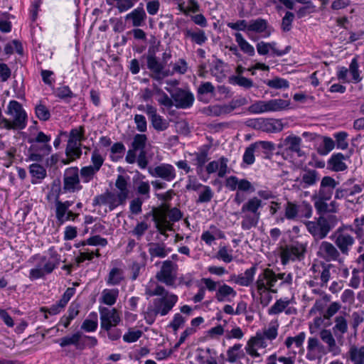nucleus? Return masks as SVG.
Instances as JSON below:
<instances>
[{"label":"nucleus","instance_id":"obj_47","mask_svg":"<svg viewBox=\"0 0 364 364\" xmlns=\"http://www.w3.org/2000/svg\"><path fill=\"white\" fill-rule=\"evenodd\" d=\"M231 84L237 85L245 89H249L253 87V81L251 79L247 78L242 75H233L229 80Z\"/></svg>","mask_w":364,"mask_h":364},{"label":"nucleus","instance_id":"obj_29","mask_svg":"<svg viewBox=\"0 0 364 364\" xmlns=\"http://www.w3.org/2000/svg\"><path fill=\"white\" fill-rule=\"evenodd\" d=\"M115 186L119 190L117 195L119 203H125L129 196V190L127 188V181L123 176L119 175L117 176Z\"/></svg>","mask_w":364,"mask_h":364},{"label":"nucleus","instance_id":"obj_43","mask_svg":"<svg viewBox=\"0 0 364 364\" xmlns=\"http://www.w3.org/2000/svg\"><path fill=\"white\" fill-rule=\"evenodd\" d=\"M267 28V21L265 19L259 18L255 20H251L249 22L247 30L256 33H262Z\"/></svg>","mask_w":364,"mask_h":364},{"label":"nucleus","instance_id":"obj_40","mask_svg":"<svg viewBox=\"0 0 364 364\" xmlns=\"http://www.w3.org/2000/svg\"><path fill=\"white\" fill-rule=\"evenodd\" d=\"M349 358L353 363L364 364V346H352L348 351Z\"/></svg>","mask_w":364,"mask_h":364},{"label":"nucleus","instance_id":"obj_45","mask_svg":"<svg viewBox=\"0 0 364 364\" xmlns=\"http://www.w3.org/2000/svg\"><path fill=\"white\" fill-rule=\"evenodd\" d=\"M305 338L306 333L304 332H301L294 337H287L284 343L288 349H290L293 344H294L296 348H301L303 346Z\"/></svg>","mask_w":364,"mask_h":364},{"label":"nucleus","instance_id":"obj_4","mask_svg":"<svg viewBox=\"0 0 364 364\" xmlns=\"http://www.w3.org/2000/svg\"><path fill=\"white\" fill-rule=\"evenodd\" d=\"M7 114L11 115L13 121L4 119V129H23L27 124V114L22 105L16 100H11L8 105Z\"/></svg>","mask_w":364,"mask_h":364},{"label":"nucleus","instance_id":"obj_51","mask_svg":"<svg viewBox=\"0 0 364 364\" xmlns=\"http://www.w3.org/2000/svg\"><path fill=\"white\" fill-rule=\"evenodd\" d=\"M90 316H93L94 319H85L81 325V329L84 330L86 332L95 331L98 326L97 320V314L95 312L91 313L90 314Z\"/></svg>","mask_w":364,"mask_h":364},{"label":"nucleus","instance_id":"obj_3","mask_svg":"<svg viewBox=\"0 0 364 364\" xmlns=\"http://www.w3.org/2000/svg\"><path fill=\"white\" fill-rule=\"evenodd\" d=\"M262 207V200L257 197H253L244 203L241 208V213H245L241 222L243 230H247L252 227H256L260 218L259 208Z\"/></svg>","mask_w":364,"mask_h":364},{"label":"nucleus","instance_id":"obj_54","mask_svg":"<svg viewBox=\"0 0 364 364\" xmlns=\"http://www.w3.org/2000/svg\"><path fill=\"white\" fill-rule=\"evenodd\" d=\"M80 173L83 182L87 183L94 178L97 171L93 169L91 166H87L82 167Z\"/></svg>","mask_w":364,"mask_h":364},{"label":"nucleus","instance_id":"obj_62","mask_svg":"<svg viewBox=\"0 0 364 364\" xmlns=\"http://www.w3.org/2000/svg\"><path fill=\"white\" fill-rule=\"evenodd\" d=\"M336 146L338 149H346L348 146V143L346 141L348 134L345 132L336 133L335 135Z\"/></svg>","mask_w":364,"mask_h":364},{"label":"nucleus","instance_id":"obj_49","mask_svg":"<svg viewBox=\"0 0 364 364\" xmlns=\"http://www.w3.org/2000/svg\"><path fill=\"white\" fill-rule=\"evenodd\" d=\"M55 217L60 224H63L66 221V214L68 209L63 204L60 200L55 202Z\"/></svg>","mask_w":364,"mask_h":364},{"label":"nucleus","instance_id":"obj_56","mask_svg":"<svg viewBox=\"0 0 364 364\" xmlns=\"http://www.w3.org/2000/svg\"><path fill=\"white\" fill-rule=\"evenodd\" d=\"M358 63L357 58H353L351 60L348 71L352 75V78L354 82L358 83L361 81L362 78L360 76L359 70H358Z\"/></svg>","mask_w":364,"mask_h":364},{"label":"nucleus","instance_id":"obj_7","mask_svg":"<svg viewBox=\"0 0 364 364\" xmlns=\"http://www.w3.org/2000/svg\"><path fill=\"white\" fill-rule=\"evenodd\" d=\"M289 102L282 99H274L268 101H257L249 107V111L254 114L266 112H275L287 107Z\"/></svg>","mask_w":364,"mask_h":364},{"label":"nucleus","instance_id":"obj_60","mask_svg":"<svg viewBox=\"0 0 364 364\" xmlns=\"http://www.w3.org/2000/svg\"><path fill=\"white\" fill-rule=\"evenodd\" d=\"M35 111L36 117L41 121H47L50 117L49 109L42 104L36 105Z\"/></svg>","mask_w":364,"mask_h":364},{"label":"nucleus","instance_id":"obj_13","mask_svg":"<svg viewBox=\"0 0 364 364\" xmlns=\"http://www.w3.org/2000/svg\"><path fill=\"white\" fill-rule=\"evenodd\" d=\"M145 112L149 117L151 126L156 132H163L169 127V122L157 113V109L151 105H146Z\"/></svg>","mask_w":364,"mask_h":364},{"label":"nucleus","instance_id":"obj_53","mask_svg":"<svg viewBox=\"0 0 364 364\" xmlns=\"http://www.w3.org/2000/svg\"><path fill=\"white\" fill-rule=\"evenodd\" d=\"M335 146V141L328 136H324L323 139V146L318 149V152L321 155H326Z\"/></svg>","mask_w":364,"mask_h":364},{"label":"nucleus","instance_id":"obj_27","mask_svg":"<svg viewBox=\"0 0 364 364\" xmlns=\"http://www.w3.org/2000/svg\"><path fill=\"white\" fill-rule=\"evenodd\" d=\"M148 246L151 260L154 257L164 258L171 251L169 248H166L164 242H150L148 244Z\"/></svg>","mask_w":364,"mask_h":364},{"label":"nucleus","instance_id":"obj_38","mask_svg":"<svg viewBox=\"0 0 364 364\" xmlns=\"http://www.w3.org/2000/svg\"><path fill=\"white\" fill-rule=\"evenodd\" d=\"M124 279L123 269L117 267L112 268L107 277V284L108 285H118Z\"/></svg>","mask_w":364,"mask_h":364},{"label":"nucleus","instance_id":"obj_35","mask_svg":"<svg viewBox=\"0 0 364 364\" xmlns=\"http://www.w3.org/2000/svg\"><path fill=\"white\" fill-rule=\"evenodd\" d=\"M242 345L236 343L230 347L227 350V361L230 363H235L237 360L245 357V353L242 350Z\"/></svg>","mask_w":364,"mask_h":364},{"label":"nucleus","instance_id":"obj_59","mask_svg":"<svg viewBox=\"0 0 364 364\" xmlns=\"http://www.w3.org/2000/svg\"><path fill=\"white\" fill-rule=\"evenodd\" d=\"M328 200L329 199H321L317 197V200L314 203V206L319 214L322 215L334 211L333 209H329V205L326 203V201Z\"/></svg>","mask_w":364,"mask_h":364},{"label":"nucleus","instance_id":"obj_36","mask_svg":"<svg viewBox=\"0 0 364 364\" xmlns=\"http://www.w3.org/2000/svg\"><path fill=\"white\" fill-rule=\"evenodd\" d=\"M235 37L238 46L245 54L249 56L255 55V51L254 47L244 38L240 33H236Z\"/></svg>","mask_w":364,"mask_h":364},{"label":"nucleus","instance_id":"obj_5","mask_svg":"<svg viewBox=\"0 0 364 364\" xmlns=\"http://www.w3.org/2000/svg\"><path fill=\"white\" fill-rule=\"evenodd\" d=\"M141 58H146L147 69L151 72V77L157 81H161L169 75V70L165 69V65L156 56V48L149 47L147 54Z\"/></svg>","mask_w":364,"mask_h":364},{"label":"nucleus","instance_id":"obj_48","mask_svg":"<svg viewBox=\"0 0 364 364\" xmlns=\"http://www.w3.org/2000/svg\"><path fill=\"white\" fill-rule=\"evenodd\" d=\"M290 304L289 299L286 298L285 299H278L273 306L268 310V314L270 315L278 314L282 313Z\"/></svg>","mask_w":364,"mask_h":364},{"label":"nucleus","instance_id":"obj_37","mask_svg":"<svg viewBox=\"0 0 364 364\" xmlns=\"http://www.w3.org/2000/svg\"><path fill=\"white\" fill-rule=\"evenodd\" d=\"M65 154L68 158H71V160L79 159L82 155V151L77 142L75 141V140L73 141V139H68Z\"/></svg>","mask_w":364,"mask_h":364},{"label":"nucleus","instance_id":"obj_63","mask_svg":"<svg viewBox=\"0 0 364 364\" xmlns=\"http://www.w3.org/2000/svg\"><path fill=\"white\" fill-rule=\"evenodd\" d=\"M298 214V207L296 204L288 201L285 207V217L288 220H294Z\"/></svg>","mask_w":364,"mask_h":364},{"label":"nucleus","instance_id":"obj_33","mask_svg":"<svg viewBox=\"0 0 364 364\" xmlns=\"http://www.w3.org/2000/svg\"><path fill=\"white\" fill-rule=\"evenodd\" d=\"M184 35L186 38H190L193 43L200 46L205 43L208 39L205 31L199 28H196V31L187 28L184 30Z\"/></svg>","mask_w":364,"mask_h":364},{"label":"nucleus","instance_id":"obj_32","mask_svg":"<svg viewBox=\"0 0 364 364\" xmlns=\"http://www.w3.org/2000/svg\"><path fill=\"white\" fill-rule=\"evenodd\" d=\"M153 221L155 223V228L163 235L167 236L166 231L173 230V224L171 223L170 220H168L164 215L156 216L154 215Z\"/></svg>","mask_w":364,"mask_h":364},{"label":"nucleus","instance_id":"obj_24","mask_svg":"<svg viewBox=\"0 0 364 364\" xmlns=\"http://www.w3.org/2000/svg\"><path fill=\"white\" fill-rule=\"evenodd\" d=\"M319 336L321 339L327 344L328 350L332 353L333 355L340 354L341 350L337 346L336 340L330 330L323 329L320 331Z\"/></svg>","mask_w":364,"mask_h":364},{"label":"nucleus","instance_id":"obj_42","mask_svg":"<svg viewBox=\"0 0 364 364\" xmlns=\"http://www.w3.org/2000/svg\"><path fill=\"white\" fill-rule=\"evenodd\" d=\"M318 180V171L314 169H309L305 171L301 177V183H304L303 188L312 186Z\"/></svg>","mask_w":364,"mask_h":364},{"label":"nucleus","instance_id":"obj_57","mask_svg":"<svg viewBox=\"0 0 364 364\" xmlns=\"http://www.w3.org/2000/svg\"><path fill=\"white\" fill-rule=\"evenodd\" d=\"M213 192L210 186H203V191L199 194L198 198L196 202L198 203H208L213 198Z\"/></svg>","mask_w":364,"mask_h":364},{"label":"nucleus","instance_id":"obj_52","mask_svg":"<svg viewBox=\"0 0 364 364\" xmlns=\"http://www.w3.org/2000/svg\"><path fill=\"white\" fill-rule=\"evenodd\" d=\"M267 86L275 89L287 88L289 86V82L281 77H274L264 82Z\"/></svg>","mask_w":364,"mask_h":364},{"label":"nucleus","instance_id":"obj_14","mask_svg":"<svg viewBox=\"0 0 364 364\" xmlns=\"http://www.w3.org/2000/svg\"><path fill=\"white\" fill-rule=\"evenodd\" d=\"M148 171L153 177L161 178L167 182L172 181L176 177L175 168L168 164H161L154 168L150 167Z\"/></svg>","mask_w":364,"mask_h":364},{"label":"nucleus","instance_id":"obj_9","mask_svg":"<svg viewBox=\"0 0 364 364\" xmlns=\"http://www.w3.org/2000/svg\"><path fill=\"white\" fill-rule=\"evenodd\" d=\"M306 251V245L295 242L291 245H287L282 248L281 252V262L283 265H286L290 260H301L304 257Z\"/></svg>","mask_w":364,"mask_h":364},{"label":"nucleus","instance_id":"obj_46","mask_svg":"<svg viewBox=\"0 0 364 364\" xmlns=\"http://www.w3.org/2000/svg\"><path fill=\"white\" fill-rule=\"evenodd\" d=\"M147 136L144 134H136L133 138L132 142V148L134 150L143 151L145 150L146 144L147 142Z\"/></svg>","mask_w":364,"mask_h":364},{"label":"nucleus","instance_id":"obj_25","mask_svg":"<svg viewBox=\"0 0 364 364\" xmlns=\"http://www.w3.org/2000/svg\"><path fill=\"white\" fill-rule=\"evenodd\" d=\"M237 295L236 291L225 284L220 285L215 292V299L219 302L231 301Z\"/></svg>","mask_w":364,"mask_h":364},{"label":"nucleus","instance_id":"obj_21","mask_svg":"<svg viewBox=\"0 0 364 364\" xmlns=\"http://www.w3.org/2000/svg\"><path fill=\"white\" fill-rule=\"evenodd\" d=\"M257 156H261L263 159H270L275 150V145L271 141H259L253 143Z\"/></svg>","mask_w":364,"mask_h":364},{"label":"nucleus","instance_id":"obj_6","mask_svg":"<svg viewBox=\"0 0 364 364\" xmlns=\"http://www.w3.org/2000/svg\"><path fill=\"white\" fill-rule=\"evenodd\" d=\"M306 228L315 240L325 238L331 230L329 223V216L321 215L316 221H309Z\"/></svg>","mask_w":364,"mask_h":364},{"label":"nucleus","instance_id":"obj_30","mask_svg":"<svg viewBox=\"0 0 364 364\" xmlns=\"http://www.w3.org/2000/svg\"><path fill=\"white\" fill-rule=\"evenodd\" d=\"M190 155L194 156L192 160V164L196 166L197 173L200 174L203 170L204 165L208 161V150L202 149L199 152H195Z\"/></svg>","mask_w":364,"mask_h":364},{"label":"nucleus","instance_id":"obj_15","mask_svg":"<svg viewBox=\"0 0 364 364\" xmlns=\"http://www.w3.org/2000/svg\"><path fill=\"white\" fill-rule=\"evenodd\" d=\"M100 326L102 328L116 326L121 321L120 316L116 309H109L107 307H100Z\"/></svg>","mask_w":364,"mask_h":364},{"label":"nucleus","instance_id":"obj_61","mask_svg":"<svg viewBox=\"0 0 364 364\" xmlns=\"http://www.w3.org/2000/svg\"><path fill=\"white\" fill-rule=\"evenodd\" d=\"M186 322V318L181 314H176L172 321L168 324V327L171 328L175 333L178 328L182 327Z\"/></svg>","mask_w":364,"mask_h":364},{"label":"nucleus","instance_id":"obj_19","mask_svg":"<svg viewBox=\"0 0 364 364\" xmlns=\"http://www.w3.org/2000/svg\"><path fill=\"white\" fill-rule=\"evenodd\" d=\"M338 182L331 176H324L321 181L317 197L321 199H331Z\"/></svg>","mask_w":364,"mask_h":364},{"label":"nucleus","instance_id":"obj_31","mask_svg":"<svg viewBox=\"0 0 364 364\" xmlns=\"http://www.w3.org/2000/svg\"><path fill=\"white\" fill-rule=\"evenodd\" d=\"M82 337V333L77 331L72 336H68L61 338L58 341L61 347H65L70 345H73L77 349H83L84 345L80 344V341Z\"/></svg>","mask_w":364,"mask_h":364},{"label":"nucleus","instance_id":"obj_17","mask_svg":"<svg viewBox=\"0 0 364 364\" xmlns=\"http://www.w3.org/2000/svg\"><path fill=\"white\" fill-rule=\"evenodd\" d=\"M317 255L326 262L337 261L340 258V252L332 243L323 241L319 245Z\"/></svg>","mask_w":364,"mask_h":364},{"label":"nucleus","instance_id":"obj_2","mask_svg":"<svg viewBox=\"0 0 364 364\" xmlns=\"http://www.w3.org/2000/svg\"><path fill=\"white\" fill-rule=\"evenodd\" d=\"M48 257L47 256H41L36 267L30 270V279H36L41 278L45 274H50L58 266L60 257L54 247H50L48 250Z\"/></svg>","mask_w":364,"mask_h":364},{"label":"nucleus","instance_id":"obj_11","mask_svg":"<svg viewBox=\"0 0 364 364\" xmlns=\"http://www.w3.org/2000/svg\"><path fill=\"white\" fill-rule=\"evenodd\" d=\"M173 100L174 106L177 109H188L192 107L194 102V96L188 90L176 87L173 90L167 88Z\"/></svg>","mask_w":364,"mask_h":364},{"label":"nucleus","instance_id":"obj_23","mask_svg":"<svg viewBox=\"0 0 364 364\" xmlns=\"http://www.w3.org/2000/svg\"><path fill=\"white\" fill-rule=\"evenodd\" d=\"M301 139L295 135H289L285 138L283 146L287 151L296 153L298 156H304V153L301 149Z\"/></svg>","mask_w":364,"mask_h":364},{"label":"nucleus","instance_id":"obj_20","mask_svg":"<svg viewBox=\"0 0 364 364\" xmlns=\"http://www.w3.org/2000/svg\"><path fill=\"white\" fill-rule=\"evenodd\" d=\"M228 159L224 156L219 159L218 161H212L208 164L205 170L208 174L215 173L218 171V176L223 178L228 172Z\"/></svg>","mask_w":364,"mask_h":364},{"label":"nucleus","instance_id":"obj_10","mask_svg":"<svg viewBox=\"0 0 364 364\" xmlns=\"http://www.w3.org/2000/svg\"><path fill=\"white\" fill-rule=\"evenodd\" d=\"M277 280V274H276L272 269L265 268L262 273L258 276L255 282L258 293L260 295L262 294V292L266 291L275 293L276 290L272 289V288L274 287Z\"/></svg>","mask_w":364,"mask_h":364},{"label":"nucleus","instance_id":"obj_64","mask_svg":"<svg viewBox=\"0 0 364 364\" xmlns=\"http://www.w3.org/2000/svg\"><path fill=\"white\" fill-rule=\"evenodd\" d=\"M91 161L92 163V165H90L91 167L98 172L104 163V159L98 152V151L95 150L92 152Z\"/></svg>","mask_w":364,"mask_h":364},{"label":"nucleus","instance_id":"obj_26","mask_svg":"<svg viewBox=\"0 0 364 364\" xmlns=\"http://www.w3.org/2000/svg\"><path fill=\"white\" fill-rule=\"evenodd\" d=\"M146 18V14L143 7H137L125 16L126 21L131 20L134 27L142 26Z\"/></svg>","mask_w":364,"mask_h":364},{"label":"nucleus","instance_id":"obj_1","mask_svg":"<svg viewBox=\"0 0 364 364\" xmlns=\"http://www.w3.org/2000/svg\"><path fill=\"white\" fill-rule=\"evenodd\" d=\"M178 301V296L175 294L167 295L161 298L154 299L152 304H149L144 313L146 322L151 325L156 321L159 314L161 316L167 315L173 309Z\"/></svg>","mask_w":364,"mask_h":364},{"label":"nucleus","instance_id":"obj_39","mask_svg":"<svg viewBox=\"0 0 364 364\" xmlns=\"http://www.w3.org/2000/svg\"><path fill=\"white\" fill-rule=\"evenodd\" d=\"M119 292L117 289H104L100 299L101 302L109 306H112L116 303Z\"/></svg>","mask_w":364,"mask_h":364},{"label":"nucleus","instance_id":"obj_12","mask_svg":"<svg viewBox=\"0 0 364 364\" xmlns=\"http://www.w3.org/2000/svg\"><path fill=\"white\" fill-rule=\"evenodd\" d=\"M177 265L171 260L163 262L160 271L156 274V279L167 286H174L176 280Z\"/></svg>","mask_w":364,"mask_h":364},{"label":"nucleus","instance_id":"obj_18","mask_svg":"<svg viewBox=\"0 0 364 364\" xmlns=\"http://www.w3.org/2000/svg\"><path fill=\"white\" fill-rule=\"evenodd\" d=\"M265 337L257 333L255 336L251 337L247 343L245 350L248 355L253 358L260 357V354L257 352V348H264L267 347Z\"/></svg>","mask_w":364,"mask_h":364},{"label":"nucleus","instance_id":"obj_34","mask_svg":"<svg viewBox=\"0 0 364 364\" xmlns=\"http://www.w3.org/2000/svg\"><path fill=\"white\" fill-rule=\"evenodd\" d=\"M335 326L333 327V332L339 341L343 338V335L348 331V323L346 319L342 316H336L335 318Z\"/></svg>","mask_w":364,"mask_h":364},{"label":"nucleus","instance_id":"obj_8","mask_svg":"<svg viewBox=\"0 0 364 364\" xmlns=\"http://www.w3.org/2000/svg\"><path fill=\"white\" fill-rule=\"evenodd\" d=\"M82 188L78 168L73 166L66 168L63 173V192L73 193L80 191Z\"/></svg>","mask_w":364,"mask_h":364},{"label":"nucleus","instance_id":"obj_55","mask_svg":"<svg viewBox=\"0 0 364 364\" xmlns=\"http://www.w3.org/2000/svg\"><path fill=\"white\" fill-rule=\"evenodd\" d=\"M223 67V61L220 59H216L213 62V68H210L211 74L218 79L223 77L225 76Z\"/></svg>","mask_w":364,"mask_h":364},{"label":"nucleus","instance_id":"obj_16","mask_svg":"<svg viewBox=\"0 0 364 364\" xmlns=\"http://www.w3.org/2000/svg\"><path fill=\"white\" fill-rule=\"evenodd\" d=\"M355 242L354 237L348 233L341 232L340 230L335 234L334 243L338 251L343 255H348L350 250Z\"/></svg>","mask_w":364,"mask_h":364},{"label":"nucleus","instance_id":"obj_22","mask_svg":"<svg viewBox=\"0 0 364 364\" xmlns=\"http://www.w3.org/2000/svg\"><path fill=\"white\" fill-rule=\"evenodd\" d=\"M257 264H255L250 269H246L244 274H240L237 276L232 275L231 279L240 286L248 287L254 281V277L257 271Z\"/></svg>","mask_w":364,"mask_h":364},{"label":"nucleus","instance_id":"obj_50","mask_svg":"<svg viewBox=\"0 0 364 364\" xmlns=\"http://www.w3.org/2000/svg\"><path fill=\"white\" fill-rule=\"evenodd\" d=\"M29 171L32 177L38 180H42L46 176V170L43 166L38 164L30 165Z\"/></svg>","mask_w":364,"mask_h":364},{"label":"nucleus","instance_id":"obj_28","mask_svg":"<svg viewBox=\"0 0 364 364\" xmlns=\"http://www.w3.org/2000/svg\"><path fill=\"white\" fill-rule=\"evenodd\" d=\"M348 158L341 153L334 154L331 156L328 161L329 168L333 171H343L347 168L346 164L343 162Z\"/></svg>","mask_w":364,"mask_h":364},{"label":"nucleus","instance_id":"obj_58","mask_svg":"<svg viewBox=\"0 0 364 364\" xmlns=\"http://www.w3.org/2000/svg\"><path fill=\"white\" fill-rule=\"evenodd\" d=\"M256 151L253 146V144H251L249 146L245 149V153L242 156V161L247 165H252L254 164L255 160V154Z\"/></svg>","mask_w":364,"mask_h":364},{"label":"nucleus","instance_id":"obj_41","mask_svg":"<svg viewBox=\"0 0 364 364\" xmlns=\"http://www.w3.org/2000/svg\"><path fill=\"white\" fill-rule=\"evenodd\" d=\"M136 1V0H106V2L108 5L117 8L119 13H122L132 8Z\"/></svg>","mask_w":364,"mask_h":364},{"label":"nucleus","instance_id":"obj_44","mask_svg":"<svg viewBox=\"0 0 364 364\" xmlns=\"http://www.w3.org/2000/svg\"><path fill=\"white\" fill-rule=\"evenodd\" d=\"M307 350L309 353L306 355V358L309 360H314V357L311 356L310 353L314 352L316 350H317L318 352H323L324 347L317 338L311 337L308 340Z\"/></svg>","mask_w":364,"mask_h":364}]
</instances>
